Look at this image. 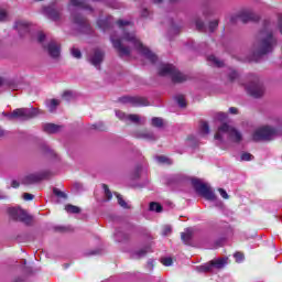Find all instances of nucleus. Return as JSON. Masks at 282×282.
Listing matches in <instances>:
<instances>
[{"mask_svg":"<svg viewBox=\"0 0 282 282\" xmlns=\"http://www.w3.org/2000/svg\"><path fill=\"white\" fill-rule=\"evenodd\" d=\"M110 40L120 56H129L131 54V47H134L140 54L149 58L151 63L158 61V55L144 47L142 42L135 36V33L124 32L121 39H116L115 35H111Z\"/></svg>","mask_w":282,"mask_h":282,"instance_id":"f257e3e1","label":"nucleus"},{"mask_svg":"<svg viewBox=\"0 0 282 282\" xmlns=\"http://www.w3.org/2000/svg\"><path fill=\"white\" fill-rule=\"evenodd\" d=\"M274 24L270 20H265L263 29L258 35V41L253 45V59L257 61L260 56H265L270 54L274 46L276 45V39L273 34Z\"/></svg>","mask_w":282,"mask_h":282,"instance_id":"f03ea898","label":"nucleus"},{"mask_svg":"<svg viewBox=\"0 0 282 282\" xmlns=\"http://www.w3.org/2000/svg\"><path fill=\"white\" fill-rule=\"evenodd\" d=\"M282 135V120H279V127L274 128L272 126H262L258 128L253 134V142H270L274 140V138H279Z\"/></svg>","mask_w":282,"mask_h":282,"instance_id":"7ed1b4c3","label":"nucleus"},{"mask_svg":"<svg viewBox=\"0 0 282 282\" xmlns=\"http://www.w3.org/2000/svg\"><path fill=\"white\" fill-rule=\"evenodd\" d=\"M247 84L245 85V89L249 96H252V98H261L263 97V94H265V87H263V83H261V79L259 76L254 74H249L247 76Z\"/></svg>","mask_w":282,"mask_h":282,"instance_id":"20e7f679","label":"nucleus"},{"mask_svg":"<svg viewBox=\"0 0 282 282\" xmlns=\"http://www.w3.org/2000/svg\"><path fill=\"white\" fill-rule=\"evenodd\" d=\"M224 135H228L231 142H241V140H243L241 132L228 123H223L214 138L215 140H218V142H224Z\"/></svg>","mask_w":282,"mask_h":282,"instance_id":"39448f33","label":"nucleus"},{"mask_svg":"<svg viewBox=\"0 0 282 282\" xmlns=\"http://www.w3.org/2000/svg\"><path fill=\"white\" fill-rule=\"evenodd\" d=\"M39 116V110L34 107L32 108H17L11 112L10 118L14 120H19L20 122H28V120H32V118H36Z\"/></svg>","mask_w":282,"mask_h":282,"instance_id":"423d86ee","label":"nucleus"},{"mask_svg":"<svg viewBox=\"0 0 282 282\" xmlns=\"http://www.w3.org/2000/svg\"><path fill=\"white\" fill-rule=\"evenodd\" d=\"M159 76H171L173 83H184L186 75L180 73L175 66L163 64L159 67Z\"/></svg>","mask_w":282,"mask_h":282,"instance_id":"0eeeda50","label":"nucleus"},{"mask_svg":"<svg viewBox=\"0 0 282 282\" xmlns=\"http://www.w3.org/2000/svg\"><path fill=\"white\" fill-rule=\"evenodd\" d=\"M192 184L198 193V195H202L205 199H208L209 202H215L217 199V195H215V192L208 186L206 183H202V181L194 178L192 180Z\"/></svg>","mask_w":282,"mask_h":282,"instance_id":"6e6552de","label":"nucleus"},{"mask_svg":"<svg viewBox=\"0 0 282 282\" xmlns=\"http://www.w3.org/2000/svg\"><path fill=\"white\" fill-rule=\"evenodd\" d=\"M50 177V171L34 172L26 174L22 180L21 184L24 186H32V184H39L43 182V180H47Z\"/></svg>","mask_w":282,"mask_h":282,"instance_id":"1a4fd4ad","label":"nucleus"},{"mask_svg":"<svg viewBox=\"0 0 282 282\" xmlns=\"http://www.w3.org/2000/svg\"><path fill=\"white\" fill-rule=\"evenodd\" d=\"M8 214L14 221H22L23 224H30V221H32V216H30L25 209L19 207L9 208Z\"/></svg>","mask_w":282,"mask_h":282,"instance_id":"9d476101","label":"nucleus"},{"mask_svg":"<svg viewBox=\"0 0 282 282\" xmlns=\"http://www.w3.org/2000/svg\"><path fill=\"white\" fill-rule=\"evenodd\" d=\"M121 105H131V107H148L149 100L140 96H123L118 99Z\"/></svg>","mask_w":282,"mask_h":282,"instance_id":"9b49d317","label":"nucleus"},{"mask_svg":"<svg viewBox=\"0 0 282 282\" xmlns=\"http://www.w3.org/2000/svg\"><path fill=\"white\" fill-rule=\"evenodd\" d=\"M44 14L51 19V21H63V8L56 6H50L44 8Z\"/></svg>","mask_w":282,"mask_h":282,"instance_id":"f8f14e48","label":"nucleus"},{"mask_svg":"<svg viewBox=\"0 0 282 282\" xmlns=\"http://www.w3.org/2000/svg\"><path fill=\"white\" fill-rule=\"evenodd\" d=\"M72 21L74 24L77 25V28H78V30H80V32H89V22L83 15H80L78 13H73Z\"/></svg>","mask_w":282,"mask_h":282,"instance_id":"ddd939ff","label":"nucleus"},{"mask_svg":"<svg viewBox=\"0 0 282 282\" xmlns=\"http://www.w3.org/2000/svg\"><path fill=\"white\" fill-rule=\"evenodd\" d=\"M89 63L94 65V67H97V69H100V65L105 61V52L100 48H96L94 53L89 57Z\"/></svg>","mask_w":282,"mask_h":282,"instance_id":"4468645a","label":"nucleus"},{"mask_svg":"<svg viewBox=\"0 0 282 282\" xmlns=\"http://www.w3.org/2000/svg\"><path fill=\"white\" fill-rule=\"evenodd\" d=\"M44 50H46L51 58H58V56H61V45H58L56 41L48 42V44L44 46Z\"/></svg>","mask_w":282,"mask_h":282,"instance_id":"2eb2a0df","label":"nucleus"},{"mask_svg":"<svg viewBox=\"0 0 282 282\" xmlns=\"http://www.w3.org/2000/svg\"><path fill=\"white\" fill-rule=\"evenodd\" d=\"M134 135L140 140H149L150 142H155V140H158V137H155L153 132L148 130L135 132Z\"/></svg>","mask_w":282,"mask_h":282,"instance_id":"dca6fc26","label":"nucleus"},{"mask_svg":"<svg viewBox=\"0 0 282 282\" xmlns=\"http://www.w3.org/2000/svg\"><path fill=\"white\" fill-rule=\"evenodd\" d=\"M43 131H45V133H61V131H63V126L45 123L43 126Z\"/></svg>","mask_w":282,"mask_h":282,"instance_id":"f3484780","label":"nucleus"},{"mask_svg":"<svg viewBox=\"0 0 282 282\" xmlns=\"http://www.w3.org/2000/svg\"><path fill=\"white\" fill-rule=\"evenodd\" d=\"M239 19L241 23H249V21H259L261 18L253 12H246Z\"/></svg>","mask_w":282,"mask_h":282,"instance_id":"a211bd4d","label":"nucleus"},{"mask_svg":"<svg viewBox=\"0 0 282 282\" xmlns=\"http://www.w3.org/2000/svg\"><path fill=\"white\" fill-rule=\"evenodd\" d=\"M58 105H61V99H51L46 101V107L51 113L56 111Z\"/></svg>","mask_w":282,"mask_h":282,"instance_id":"6ab92c4d","label":"nucleus"},{"mask_svg":"<svg viewBox=\"0 0 282 282\" xmlns=\"http://www.w3.org/2000/svg\"><path fill=\"white\" fill-rule=\"evenodd\" d=\"M227 263H228V258H220L212 261L213 268H217V270H221L223 268L226 267Z\"/></svg>","mask_w":282,"mask_h":282,"instance_id":"aec40b11","label":"nucleus"},{"mask_svg":"<svg viewBox=\"0 0 282 282\" xmlns=\"http://www.w3.org/2000/svg\"><path fill=\"white\" fill-rule=\"evenodd\" d=\"M208 63H210V65H213L214 67H224V61L219 59L217 56L215 55H209L207 57Z\"/></svg>","mask_w":282,"mask_h":282,"instance_id":"412c9836","label":"nucleus"},{"mask_svg":"<svg viewBox=\"0 0 282 282\" xmlns=\"http://www.w3.org/2000/svg\"><path fill=\"white\" fill-rule=\"evenodd\" d=\"M15 28L18 29V32L20 34H25V32H29L28 23L20 21L15 23Z\"/></svg>","mask_w":282,"mask_h":282,"instance_id":"4be33fe9","label":"nucleus"},{"mask_svg":"<svg viewBox=\"0 0 282 282\" xmlns=\"http://www.w3.org/2000/svg\"><path fill=\"white\" fill-rule=\"evenodd\" d=\"M85 3H87V0H70V6H74L75 8H85L91 10V8L85 6Z\"/></svg>","mask_w":282,"mask_h":282,"instance_id":"5701e85b","label":"nucleus"},{"mask_svg":"<svg viewBox=\"0 0 282 282\" xmlns=\"http://www.w3.org/2000/svg\"><path fill=\"white\" fill-rule=\"evenodd\" d=\"M149 210H151L152 213H162L163 208L160 203L152 202L150 203Z\"/></svg>","mask_w":282,"mask_h":282,"instance_id":"b1692460","label":"nucleus"},{"mask_svg":"<svg viewBox=\"0 0 282 282\" xmlns=\"http://www.w3.org/2000/svg\"><path fill=\"white\" fill-rule=\"evenodd\" d=\"M65 210H67L68 213L73 214V215H78L80 213V207L68 204L65 206Z\"/></svg>","mask_w":282,"mask_h":282,"instance_id":"393cba45","label":"nucleus"},{"mask_svg":"<svg viewBox=\"0 0 282 282\" xmlns=\"http://www.w3.org/2000/svg\"><path fill=\"white\" fill-rule=\"evenodd\" d=\"M127 120L132 122V124H140L141 119L139 115H128Z\"/></svg>","mask_w":282,"mask_h":282,"instance_id":"a878e982","label":"nucleus"},{"mask_svg":"<svg viewBox=\"0 0 282 282\" xmlns=\"http://www.w3.org/2000/svg\"><path fill=\"white\" fill-rule=\"evenodd\" d=\"M63 100H66V102H69V100H74V91L72 90H65L62 95Z\"/></svg>","mask_w":282,"mask_h":282,"instance_id":"bb28decb","label":"nucleus"},{"mask_svg":"<svg viewBox=\"0 0 282 282\" xmlns=\"http://www.w3.org/2000/svg\"><path fill=\"white\" fill-rule=\"evenodd\" d=\"M196 270L198 272H212V270H213V262L210 261L209 264L197 267Z\"/></svg>","mask_w":282,"mask_h":282,"instance_id":"cd10ccee","label":"nucleus"},{"mask_svg":"<svg viewBox=\"0 0 282 282\" xmlns=\"http://www.w3.org/2000/svg\"><path fill=\"white\" fill-rule=\"evenodd\" d=\"M181 239L182 241H184V243H189L191 242V239H193V234L191 232H182L181 234Z\"/></svg>","mask_w":282,"mask_h":282,"instance_id":"c85d7f7f","label":"nucleus"},{"mask_svg":"<svg viewBox=\"0 0 282 282\" xmlns=\"http://www.w3.org/2000/svg\"><path fill=\"white\" fill-rule=\"evenodd\" d=\"M228 78H229L230 83H235V80H237V78H239V73H237V70H235V69H230L228 73Z\"/></svg>","mask_w":282,"mask_h":282,"instance_id":"c756f323","label":"nucleus"},{"mask_svg":"<svg viewBox=\"0 0 282 282\" xmlns=\"http://www.w3.org/2000/svg\"><path fill=\"white\" fill-rule=\"evenodd\" d=\"M117 199H118V204L119 206H121V208H129V205L127 204V202L123 200L122 195L115 193Z\"/></svg>","mask_w":282,"mask_h":282,"instance_id":"7c9ffc66","label":"nucleus"},{"mask_svg":"<svg viewBox=\"0 0 282 282\" xmlns=\"http://www.w3.org/2000/svg\"><path fill=\"white\" fill-rule=\"evenodd\" d=\"M200 132L203 133V135H208L210 133V128L208 127L207 122L200 123Z\"/></svg>","mask_w":282,"mask_h":282,"instance_id":"2f4dec72","label":"nucleus"},{"mask_svg":"<svg viewBox=\"0 0 282 282\" xmlns=\"http://www.w3.org/2000/svg\"><path fill=\"white\" fill-rule=\"evenodd\" d=\"M164 124V120H162V118H158V117H154L152 118V127H163Z\"/></svg>","mask_w":282,"mask_h":282,"instance_id":"473e14b6","label":"nucleus"},{"mask_svg":"<svg viewBox=\"0 0 282 282\" xmlns=\"http://www.w3.org/2000/svg\"><path fill=\"white\" fill-rule=\"evenodd\" d=\"M102 188L106 195L107 200L111 199L113 197V194H111V189H109V186L107 184H102Z\"/></svg>","mask_w":282,"mask_h":282,"instance_id":"72a5a7b5","label":"nucleus"},{"mask_svg":"<svg viewBox=\"0 0 282 282\" xmlns=\"http://www.w3.org/2000/svg\"><path fill=\"white\" fill-rule=\"evenodd\" d=\"M156 160L160 164H173V161L164 155L158 156Z\"/></svg>","mask_w":282,"mask_h":282,"instance_id":"f704fd0d","label":"nucleus"},{"mask_svg":"<svg viewBox=\"0 0 282 282\" xmlns=\"http://www.w3.org/2000/svg\"><path fill=\"white\" fill-rule=\"evenodd\" d=\"M53 193L54 195H56V197H61L62 199H67V194H65L64 192H62L56 187L53 188Z\"/></svg>","mask_w":282,"mask_h":282,"instance_id":"c9c22d12","label":"nucleus"},{"mask_svg":"<svg viewBox=\"0 0 282 282\" xmlns=\"http://www.w3.org/2000/svg\"><path fill=\"white\" fill-rule=\"evenodd\" d=\"M116 116H117V118H119V120L127 122V118L129 115H127L126 112H123L121 110H116Z\"/></svg>","mask_w":282,"mask_h":282,"instance_id":"e433bc0d","label":"nucleus"},{"mask_svg":"<svg viewBox=\"0 0 282 282\" xmlns=\"http://www.w3.org/2000/svg\"><path fill=\"white\" fill-rule=\"evenodd\" d=\"M147 252H149V250L141 249V250L137 251L132 257H133V259H142V257H144L147 254Z\"/></svg>","mask_w":282,"mask_h":282,"instance_id":"4c0bfd02","label":"nucleus"},{"mask_svg":"<svg viewBox=\"0 0 282 282\" xmlns=\"http://www.w3.org/2000/svg\"><path fill=\"white\" fill-rule=\"evenodd\" d=\"M72 56H74V58H82L83 53H80V50L73 47L70 50Z\"/></svg>","mask_w":282,"mask_h":282,"instance_id":"58836bf2","label":"nucleus"},{"mask_svg":"<svg viewBox=\"0 0 282 282\" xmlns=\"http://www.w3.org/2000/svg\"><path fill=\"white\" fill-rule=\"evenodd\" d=\"M93 129H97V131H107V126L105 123L99 122L96 124H93Z\"/></svg>","mask_w":282,"mask_h":282,"instance_id":"ea45409f","label":"nucleus"},{"mask_svg":"<svg viewBox=\"0 0 282 282\" xmlns=\"http://www.w3.org/2000/svg\"><path fill=\"white\" fill-rule=\"evenodd\" d=\"M176 102L177 105H180L181 107H186V99L184 98V96L178 95L176 97Z\"/></svg>","mask_w":282,"mask_h":282,"instance_id":"a19ab883","label":"nucleus"},{"mask_svg":"<svg viewBox=\"0 0 282 282\" xmlns=\"http://www.w3.org/2000/svg\"><path fill=\"white\" fill-rule=\"evenodd\" d=\"M97 25H99L101 30H107L109 28V22H107V20H99Z\"/></svg>","mask_w":282,"mask_h":282,"instance_id":"79ce46f5","label":"nucleus"},{"mask_svg":"<svg viewBox=\"0 0 282 282\" xmlns=\"http://www.w3.org/2000/svg\"><path fill=\"white\" fill-rule=\"evenodd\" d=\"M219 22L217 20H214L209 22V32H215L216 28H218Z\"/></svg>","mask_w":282,"mask_h":282,"instance_id":"37998d69","label":"nucleus"},{"mask_svg":"<svg viewBox=\"0 0 282 282\" xmlns=\"http://www.w3.org/2000/svg\"><path fill=\"white\" fill-rule=\"evenodd\" d=\"M240 158H241L242 162H250V160H252V154L242 153Z\"/></svg>","mask_w":282,"mask_h":282,"instance_id":"c03bdc74","label":"nucleus"},{"mask_svg":"<svg viewBox=\"0 0 282 282\" xmlns=\"http://www.w3.org/2000/svg\"><path fill=\"white\" fill-rule=\"evenodd\" d=\"M218 193L220 194V196L223 197V199H230V196L228 195V193L226 192V189H224V188H218Z\"/></svg>","mask_w":282,"mask_h":282,"instance_id":"a18cd8bd","label":"nucleus"},{"mask_svg":"<svg viewBox=\"0 0 282 282\" xmlns=\"http://www.w3.org/2000/svg\"><path fill=\"white\" fill-rule=\"evenodd\" d=\"M234 257H235L237 263H241V261H243V259H245L243 253H241V252H236L234 254Z\"/></svg>","mask_w":282,"mask_h":282,"instance_id":"49530a36","label":"nucleus"},{"mask_svg":"<svg viewBox=\"0 0 282 282\" xmlns=\"http://www.w3.org/2000/svg\"><path fill=\"white\" fill-rule=\"evenodd\" d=\"M226 118H228V115H226L224 112H218L216 115V119H218L220 122H224V120H226Z\"/></svg>","mask_w":282,"mask_h":282,"instance_id":"de8ad7c7","label":"nucleus"},{"mask_svg":"<svg viewBox=\"0 0 282 282\" xmlns=\"http://www.w3.org/2000/svg\"><path fill=\"white\" fill-rule=\"evenodd\" d=\"M161 262L163 263V265H173V259L171 258H163Z\"/></svg>","mask_w":282,"mask_h":282,"instance_id":"09e8293b","label":"nucleus"},{"mask_svg":"<svg viewBox=\"0 0 282 282\" xmlns=\"http://www.w3.org/2000/svg\"><path fill=\"white\" fill-rule=\"evenodd\" d=\"M172 231L173 229L171 228V226H165L163 229V236L169 237V235H171Z\"/></svg>","mask_w":282,"mask_h":282,"instance_id":"8fccbe9b","label":"nucleus"},{"mask_svg":"<svg viewBox=\"0 0 282 282\" xmlns=\"http://www.w3.org/2000/svg\"><path fill=\"white\" fill-rule=\"evenodd\" d=\"M23 199L25 202H32V199H34V195L30 194V193H24L23 194Z\"/></svg>","mask_w":282,"mask_h":282,"instance_id":"3c124183","label":"nucleus"},{"mask_svg":"<svg viewBox=\"0 0 282 282\" xmlns=\"http://www.w3.org/2000/svg\"><path fill=\"white\" fill-rule=\"evenodd\" d=\"M6 19H8V13L6 10L0 9V21H6Z\"/></svg>","mask_w":282,"mask_h":282,"instance_id":"603ef678","label":"nucleus"},{"mask_svg":"<svg viewBox=\"0 0 282 282\" xmlns=\"http://www.w3.org/2000/svg\"><path fill=\"white\" fill-rule=\"evenodd\" d=\"M117 25H119V28H124V25H131V22L124 21V20H119L117 22Z\"/></svg>","mask_w":282,"mask_h":282,"instance_id":"864d4df0","label":"nucleus"},{"mask_svg":"<svg viewBox=\"0 0 282 282\" xmlns=\"http://www.w3.org/2000/svg\"><path fill=\"white\" fill-rule=\"evenodd\" d=\"M195 25L198 30H204V22L202 20L197 19Z\"/></svg>","mask_w":282,"mask_h":282,"instance_id":"5fc2aeb1","label":"nucleus"},{"mask_svg":"<svg viewBox=\"0 0 282 282\" xmlns=\"http://www.w3.org/2000/svg\"><path fill=\"white\" fill-rule=\"evenodd\" d=\"M21 186V183L17 180L11 181V187L12 188H19Z\"/></svg>","mask_w":282,"mask_h":282,"instance_id":"6e6d98bb","label":"nucleus"},{"mask_svg":"<svg viewBox=\"0 0 282 282\" xmlns=\"http://www.w3.org/2000/svg\"><path fill=\"white\" fill-rule=\"evenodd\" d=\"M229 113H232L234 116H237V113H239V109H237L235 107H230L229 108Z\"/></svg>","mask_w":282,"mask_h":282,"instance_id":"4d7b16f0","label":"nucleus"},{"mask_svg":"<svg viewBox=\"0 0 282 282\" xmlns=\"http://www.w3.org/2000/svg\"><path fill=\"white\" fill-rule=\"evenodd\" d=\"M37 41H39L40 43H43V42L45 41V34L40 33L39 36H37Z\"/></svg>","mask_w":282,"mask_h":282,"instance_id":"13d9d810","label":"nucleus"},{"mask_svg":"<svg viewBox=\"0 0 282 282\" xmlns=\"http://www.w3.org/2000/svg\"><path fill=\"white\" fill-rule=\"evenodd\" d=\"M2 116H4V118H7L8 120L13 121V119L10 118L12 116V112H2Z\"/></svg>","mask_w":282,"mask_h":282,"instance_id":"bf43d9fd","label":"nucleus"},{"mask_svg":"<svg viewBox=\"0 0 282 282\" xmlns=\"http://www.w3.org/2000/svg\"><path fill=\"white\" fill-rule=\"evenodd\" d=\"M141 17H143V19H145V17H149V10L143 9V10L141 11Z\"/></svg>","mask_w":282,"mask_h":282,"instance_id":"052dcab7","label":"nucleus"},{"mask_svg":"<svg viewBox=\"0 0 282 282\" xmlns=\"http://www.w3.org/2000/svg\"><path fill=\"white\" fill-rule=\"evenodd\" d=\"M12 282H25V279L18 276V278L13 279Z\"/></svg>","mask_w":282,"mask_h":282,"instance_id":"680f3d73","label":"nucleus"},{"mask_svg":"<svg viewBox=\"0 0 282 282\" xmlns=\"http://www.w3.org/2000/svg\"><path fill=\"white\" fill-rule=\"evenodd\" d=\"M278 29H279L280 34H282V20L279 21Z\"/></svg>","mask_w":282,"mask_h":282,"instance_id":"e2e57ef3","label":"nucleus"},{"mask_svg":"<svg viewBox=\"0 0 282 282\" xmlns=\"http://www.w3.org/2000/svg\"><path fill=\"white\" fill-rule=\"evenodd\" d=\"M0 199H8V196L0 192Z\"/></svg>","mask_w":282,"mask_h":282,"instance_id":"0e129e2a","label":"nucleus"},{"mask_svg":"<svg viewBox=\"0 0 282 282\" xmlns=\"http://www.w3.org/2000/svg\"><path fill=\"white\" fill-rule=\"evenodd\" d=\"M6 135V131L3 129H0V138H3Z\"/></svg>","mask_w":282,"mask_h":282,"instance_id":"69168bd1","label":"nucleus"},{"mask_svg":"<svg viewBox=\"0 0 282 282\" xmlns=\"http://www.w3.org/2000/svg\"><path fill=\"white\" fill-rule=\"evenodd\" d=\"M153 3H162L163 0H151Z\"/></svg>","mask_w":282,"mask_h":282,"instance_id":"338daca9","label":"nucleus"},{"mask_svg":"<svg viewBox=\"0 0 282 282\" xmlns=\"http://www.w3.org/2000/svg\"><path fill=\"white\" fill-rule=\"evenodd\" d=\"M74 186H75V188H80V184H78V183H75Z\"/></svg>","mask_w":282,"mask_h":282,"instance_id":"774afa93","label":"nucleus"}]
</instances>
